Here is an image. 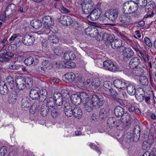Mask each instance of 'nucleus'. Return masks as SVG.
Listing matches in <instances>:
<instances>
[{
    "instance_id": "1",
    "label": "nucleus",
    "mask_w": 156,
    "mask_h": 156,
    "mask_svg": "<svg viewBox=\"0 0 156 156\" xmlns=\"http://www.w3.org/2000/svg\"><path fill=\"white\" fill-rule=\"evenodd\" d=\"M47 91L45 89L41 90L40 91L37 87H34L30 91V97L33 100L38 99L40 102H43L46 99Z\"/></svg>"
},
{
    "instance_id": "2",
    "label": "nucleus",
    "mask_w": 156,
    "mask_h": 156,
    "mask_svg": "<svg viewBox=\"0 0 156 156\" xmlns=\"http://www.w3.org/2000/svg\"><path fill=\"white\" fill-rule=\"evenodd\" d=\"M138 9V5L134 1L126 2L123 5L124 12L133 14L135 16H138L140 13Z\"/></svg>"
},
{
    "instance_id": "3",
    "label": "nucleus",
    "mask_w": 156,
    "mask_h": 156,
    "mask_svg": "<svg viewBox=\"0 0 156 156\" xmlns=\"http://www.w3.org/2000/svg\"><path fill=\"white\" fill-rule=\"evenodd\" d=\"M42 22L43 24V32L48 34L52 31L53 20L50 16H46L42 18Z\"/></svg>"
},
{
    "instance_id": "4",
    "label": "nucleus",
    "mask_w": 156,
    "mask_h": 156,
    "mask_svg": "<svg viewBox=\"0 0 156 156\" xmlns=\"http://www.w3.org/2000/svg\"><path fill=\"white\" fill-rule=\"evenodd\" d=\"M83 12L85 14H88L94 8V4L91 0H83L80 4Z\"/></svg>"
},
{
    "instance_id": "5",
    "label": "nucleus",
    "mask_w": 156,
    "mask_h": 156,
    "mask_svg": "<svg viewBox=\"0 0 156 156\" xmlns=\"http://www.w3.org/2000/svg\"><path fill=\"white\" fill-rule=\"evenodd\" d=\"M90 101L93 106L97 108L102 106L104 103V99L103 98H99L98 96L95 95L92 96Z\"/></svg>"
},
{
    "instance_id": "6",
    "label": "nucleus",
    "mask_w": 156,
    "mask_h": 156,
    "mask_svg": "<svg viewBox=\"0 0 156 156\" xmlns=\"http://www.w3.org/2000/svg\"><path fill=\"white\" fill-rule=\"evenodd\" d=\"M105 15L110 20L114 21L118 17V12L115 9H111L107 10L105 12Z\"/></svg>"
},
{
    "instance_id": "7",
    "label": "nucleus",
    "mask_w": 156,
    "mask_h": 156,
    "mask_svg": "<svg viewBox=\"0 0 156 156\" xmlns=\"http://www.w3.org/2000/svg\"><path fill=\"white\" fill-rule=\"evenodd\" d=\"M103 67L106 70L114 72L117 70L116 66L110 60H107L103 62Z\"/></svg>"
},
{
    "instance_id": "8",
    "label": "nucleus",
    "mask_w": 156,
    "mask_h": 156,
    "mask_svg": "<svg viewBox=\"0 0 156 156\" xmlns=\"http://www.w3.org/2000/svg\"><path fill=\"white\" fill-rule=\"evenodd\" d=\"M15 81L16 87L19 90H23L26 87L25 82V80L23 77L17 76Z\"/></svg>"
},
{
    "instance_id": "9",
    "label": "nucleus",
    "mask_w": 156,
    "mask_h": 156,
    "mask_svg": "<svg viewBox=\"0 0 156 156\" xmlns=\"http://www.w3.org/2000/svg\"><path fill=\"white\" fill-rule=\"evenodd\" d=\"M119 20L122 24L126 25L132 22V19L127 13L121 15L119 17Z\"/></svg>"
},
{
    "instance_id": "10",
    "label": "nucleus",
    "mask_w": 156,
    "mask_h": 156,
    "mask_svg": "<svg viewBox=\"0 0 156 156\" xmlns=\"http://www.w3.org/2000/svg\"><path fill=\"white\" fill-rule=\"evenodd\" d=\"M114 85L119 89L124 90L127 86L126 80L122 79H116L113 82Z\"/></svg>"
},
{
    "instance_id": "11",
    "label": "nucleus",
    "mask_w": 156,
    "mask_h": 156,
    "mask_svg": "<svg viewBox=\"0 0 156 156\" xmlns=\"http://www.w3.org/2000/svg\"><path fill=\"white\" fill-rule=\"evenodd\" d=\"M22 41L24 44L28 46L32 44L34 42V39L33 36L27 34L23 38Z\"/></svg>"
},
{
    "instance_id": "12",
    "label": "nucleus",
    "mask_w": 156,
    "mask_h": 156,
    "mask_svg": "<svg viewBox=\"0 0 156 156\" xmlns=\"http://www.w3.org/2000/svg\"><path fill=\"white\" fill-rule=\"evenodd\" d=\"M101 14V12L100 10L98 9H94L90 13L88 17L93 21H94L98 19L100 16Z\"/></svg>"
},
{
    "instance_id": "13",
    "label": "nucleus",
    "mask_w": 156,
    "mask_h": 156,
    "mask_svg": "<svg viewBox=\"0 0 156 156\" xmlns=\"http://www.w3.org/2000/svg\"><path fill=\"white\" fill-rule=\"evenodd\" d=\"M140 60L139 58L134 57L132 58L129 62V66L132 69L136 67L140 64Z\"/></svg>"
},
{
    "instance_id": "14",
    "label": "nucleus",
    "mask_w": 156,
    "mask_h": 156,
    "mask_svg": "<svg viewBox=\"0 0 156 156\" xmlns=\"http://www.w3.org/2000/svg\"><path fill=\"white\" fill-rule=\"evenodd\" d=\"M122 41L121 39H116L112 41L111 46L113 49H117L122 46Z\"/></svg>"
},
{
    "instance_id": "15",
    "label": "nucleus",
    "mask_w": 156,
    "mask_h": 156,
    "mask_svg": "<svg viewBox=\"0 0 156 156\" xmlns=\"http://www.w3.org/2000/svg\"><path fill=\"white\" fill-rule=\"evenodd\" d=\"M134 52L130 48H126L123 51V58H130L133 55Z\"/></svg>"
},
{
    "instance_id": "16",
    "label": "nucleus",
    "mask_w": 156,
    "mask_h": 156,
    "mask_svg": "<svg viewBox=\"0 0 156 156\" xmlns=\"http://www.w3.org/2000/svg\"><path fill=\"white\" fill-rule=\"evenodd\" d=\"M64 57L67 61L73 60L76 58V56L73 52L69 51L64 53Z\"/></svg>"
},
{
    "instance_id": "17",
    "label": "nucleus",
    "mask_w": 156,
    "mask_h": 156,
    "mask_svg": "<svg viewBox=\"0 0 156 156\" xmlns=\"http://www.w3.org/2000/svg\"><path fill=\"white\" fill-rule=\"evenodd\" d=\"M70 99L72 103L76 105H79L81 103L80 96L78 94H72L70 97Z\"/></svg>"
},
{
    "instance_id": "18",
    "label": "nucleus",
    "mask_w": 156,
    "mask_h": 156,
    "mask_svg": "<svg viewBox=\"0 0 156 156\" xmlns=\"http://www.w3.org/2000/svg\"><path fill=\"white\" fill-rule=\"evenodd\" d=\"M30 25L34 28L36 29H38L40 28L42 25L41 21L37 19H34L30 22Z\"/></svg>"
},
{
    "instance_id": "19",
    "label": "nucleus",
    "mask_w": 156,
    "mask_h": 156,
    "mask_svg": "<svg viewBox=\"0 0 156 156\" xmlns=\"http://www.w3.org/2000/svg\"><path fill=\"white\" fill-rule=\"evenodd\" d=\"M90 82V80H87L85 81L83 78L82 77H78L77 83L80 87H87L88 86Z\"/></svg>"
},
{
    "instance_id": "20",
    "label": "nucleus",
    "mask_w": 156,
    "mask_h": 156,
    "mask_svg": "<svg viewBox=\"0 0 156 156\" xmlns=\"http://www.w3.org/2000/svg\"><path fill=\"white\" fill-rule=\"evenodd\" d=\"M126 90L128 93L130 95H133L136 94V89L134 85L130 84L127 85Z\"/></svg>"
},
{
    "instance_id": "21",
    "label": "nucleus",
    "mask_w": 156,
    "mask_h": 156,
    "mask_svg": "<svg viewBox=\"0 0 156 156\" xmlns=\"http://www.w3.org/2000/svg\"><path fill=\"white\" fill-rule=\"evenodd\" d=\"M42 66L44 69H51L54 68V64L53 62H49L48 60H43L42 62Z\"/></svg>"
},
{
    "instance_id": "22",
    "label": "nucleus",
    "mask_w": 156,
    "mask_h": 156,
    "mask_svg": "<svg viewBox=\"0 0 156 156\" xmlns=\"http://www.w3.org/2000/svg\"><path fill=\"white\" fill-rule=\"evenodd\" d=\"M124 109L120 106H116L114 109V114L117 117H122L124 114Z\"/></svg>"
},
{
    "instance_id": "23",
    "label": "nucleus",
    "mask_w": 156,
    "mask_h": 156,
    "mask_svg": "<svg viewBox=\"0 0 156 156\" xmlns=\"http://www.w3.org/2000/svg\"><path fill=\"white\" fill-rule=\"evenodd\" d=\"M64 77L67 82H71L75 80L76 76L73 72H69L65 75Z\"/></svg>"
},
{
    "instance_id": "24",
    "label": "nucleus",
    "mask_w": 156,
    "mask_h": 156,
    "mask_svg": "<svg viewBox=\"0 0 156 156\" xmlns=\"http://www.w3.org/2000/svg\"><path fill=\"white\" fill-rule=\"evenodd\" d=\"M73 115L77 119L80 118L83 113L79 107H76L73 108Z\"/></svg>"
},
{
    "instance_id": "25",
    "label": "nucleus",
    "mask_w": 156,
    "mask_h": 156,
    "mask_svg": "<svg viewBox=\"0 0 156 156\" xmlns=\"http://www.w3.org/2000/svg\"><path fill=\"white\" fill-rule=\"evenodd\" d=\"M144 70L140 67H135L133 69L132 71V73L135 76H140L143 73Z\"/></svg>"
},
{
    "instance_id": "26",
    "label": "nucleus",
    "mask_w": 156,
    "mask_h": 156,
    "mask_svg": "<svg viewBox=\"0 0 156 156\" xmlns=\"http://www.w3.org/2000/svg\"><path fill=\"white\" fill-rule=\"evenodd\" d=\"M152 139H148L147 140H145L142 144L143 148L144 150H148L151 147L153 142V140Z\"/></svg>"
},
{
    "instance_id": "27",
    "label": "nucleus",
    "mask_w": 156,
    "mask_h": 156,
    "mask_svg": "<svg viewBox=\"0 0 156 156\" xmlns=\"http://www.w3.org/2000/svg\"><path fill=\"white\" fill-rule=\"evenodd\" d=\"M6 82L8 87L11 89H13L15 87L14 80L11 76H8L6 79Z\"/></svg>"
},
{
    "instance_id": "28",
    "label": "nucleus",
    "mask_w": 156,
    "mask_h": 156,
    "mask_svg": "<svg viewBox=\"0 0 156 156\" xmlns=\"http://www.w3.org/2000/svg\"><path fill=\"white\" fill-rule=\"evenodd\" d=\"M29 100L28 98H25L23 99L21 101V107L23 110H26V109L30 106Z\"/></svg>"
},
{
    "instance_id": "29",
    "label": "nucleus",
    "mask_w": 156,
    "mask_h": 156,
    "mask_svg": "<svg viewBox=\"0 0 156 156\" xmlns=\"http://www.w3.org/2000/svg\"><path fill=\"white\" fill-rule=\"evenodd\" d=\"M54 103L55 102L53 98H50L47 100L46 104L44 105H46L47 108H48V110L51 111L53 108H55Z\"/></svg>"
},
{
    "instance_id": "30",
    "label": "nucleus",
    "mask_w": 156,
    "mask_h": 156,
    "mask_svg": "<svg viewBox=\"0 0 156 156\" xmlns=\"http://www.w3.org/2000/svg\"><path fill=\"white\" fill-rule=\"evenodd\" d=\"M83 104L84 105L85 109L88 112H90L93 110V107L94 106H93L90 100L83 102Z\"/></svg>"
},
{
    "instance_id": "31",
    "label": "nucleus",
    "mask_w": 156,
    "mask_h": 156,
    "mask_svg": "<svg viewBox=\"0 0 156 156\" xmlns=\"http://www.w3.org/2000/svg\"><path fill=\"white\" fill-rule=\"evenodd\" d=\"M79 96L81 100V102H82L83 103V102L90 100L88 95L86 92H80Z\"/></svg>"
},
{
    "instance_id": "32",
    "label": "nucleus",
    "mask_w": 156,
    "mask_h": 156,
    "mask_svg": "<svg viewBox=\"0 0 156 156\" xmlns=\"http://www.w3.org/2000/svg\"><path fill=\"white\" fill-rule=\"evenodd\" d=\"M108 113L107 110L105 108H103L100 109L99 112V117L100 119L102 120L106 118Z\"/></svg>"
},
{
    "instance_id": "33",
    "label": "nucleus",
    "mask_w": 156,
    "mask_h": 156,
    "mask_svg": "<svg viewBox=\"0 0 156 156\" xmlns=\"http://www.w3.org/2000/svg\"><path fill=\"white\" fill-rule=\"evenodd\" d=\"M8 91V88L5 84L2 82L0 84V92L2 94H5Z\"/></svg>"
},
{
    "instance_id": "34",
    "label": "nucleus",
    "mask_w": 156,
    "mask_h": 156,
    "mask_svg": "<svg viewBox=\"0 0 156 156\" xmlns=\"http://www.w3.org/2000/svg\"><path fill=\"white\" fill-rule=\"evenodd\" d=\"M90 32L88 36L91 37H97L99 38L101 37V34L98 33L97 30H96L94 27Z\"/></svg>"
},
{
    "instance_id": "35",
    "label": "nucleus",
    "mask_w": 156,
    "mask_h": 156,
    "mask_svg": "<svg viewBox=\"0 0 156 156\" xmlns=\"http://www.w3.org/2000/svg\"><path fill=\"white\" fill-rule=\"evenodd\" d=\"M91 84L92 86L95 89H99L101 87V82L98 78L92 80Z\"/></svg>"
},
{
    "instance_id": "36",
    "label": "nucleus",
    "mask_w": 156,
    "mask_h": 156,
    "mask_svg": "<svg viewBox=\"0 0 156 156\" xmlns=\"http://www.w3.org/2000/svg\"><path fill=\"white\" fill-rule=\"evenodd\" d=\"M155 3L153 1H150L148 2L145 6V11L149 12L152 10L155 7Z\"/></svg>"
},
{
    "instance_id": "37",
    "label": "nucleus",
    "mask_w": 156,
    "mask_h": 156,
    "mask_svg": "<svg viewBox=\"0 0 156 156\" xmlns=\"http://www.w3.org/2000/svg\"><path fill=\"white\" fill-rule=\"evenodd\" d=\"M50 111L48 110V108H47L46 105L44 104L41 107V114L43 116H45L48 115V112Z\"/></svg>"
},
{
    "instance_id": "38",
    "label": "nucleus",
    "mask_w": 156,
    "mask_h": 156,
    "mask_svg": "<svg viewBox=\"0 0 156 156\" xmlns=\"http://www.w3.org/2000/svg\"><path fill=\"white\" fill-rule=\"evenodd\" d=\"M62 93L63 92H64L62 95V96L64 102H66L69 101L70 98V96L68 91L64 90H62Z\"/></svg>"
},
{
    "instance_id": "39",
    "label": "nucleus",
    "mask_w": 156,
    "mask_h": 156,
    "mask_svg": "<svg viewBox=\"0 0 156 156\" xmlns=\"http://www.w3.org/2000/svg\"><path fill=\"white\" fill-rule=\"evenodd\" d=\"M6 54L7 56L11 57H12L14 56L13 54L12 53L9 52L6 54V53L3 52L2 51H0V61H3L5 60L3 59H4L5 56L6 55Z\"/></svg>"
},
{
    "instance_id": "40",
    "label": "nucleus",
    "mask_w": 156,
    "mask_h": 156,
    "mask_svg": "<svg viewBox=\"0 0 156 156\" xmlns=\"http://www.w3.org/2000/svg\"><path fill=\"white\" fill-rule=\"evenodd\" d=\"M53 51L55 54L58 55H61L63 53V50L62 48L58 46L55 47Z\"/></svg>"
},
{
    "instance_id": "41",
    "label": "nucleus",
    "mask_w": 156,
    "mask_h": 156,
    "mask_svg": "<svg viewBox=\"0 0 156 156\" xmlns=\"http://www.w3.org/2000/svg\"><path fill=\"white\" fill-rule=\"evenodd\" d=\"M112 37L111 35L107 33H105L102 35L101 39L105 41L109 42L111 44Z\"/></svg>"
},
{
    "instance_id": "42",
    "label": "nucleus",
    "mask_w": 156,
    "mask_h": 156,
    "mask_svg": "<svg viewBox=\"0 0 156 156\" xmlns=\"http://www.w3.org/2000/svg\"><path fill=\"white\" fill-rule=\"evenodd\" d=\"M112 83L109 81H106L103 83V87L104 89L106 91L110 90L111 87Z\"/></svg>"
},
{
    "instance_id": "43",
    "label": "nucleus",
    "mask_w": 156,
    "mask_h": 156,
    "mask_svg": "<svg viewBox=\"0 0 156 156\" xmlns=\"http://www.w3.org/2000/svg\"><path fill=\"white\" fill-rule=\"evenodd\" d=\"M34 62V60L33 57L29 56L25 60L24 63L26 65L30 66L33 64Z\"/></svg>"
},
{
    "instance_id": "44",
    "label": "nucleus",
    "mask_w": 156,
    "mask_h": 156,
    "mask_svg": "<svg viewBox=\"0 0 156 156\" xmlns=\"http://www.w3.org/2000/svg\"><path fill=\"white\" fill-rule=\"evenodd\" d=\"M129 42L132 43L131 45L132 47L136 51L138 52L139 51L140 46L137 42L134 41H132L131 40Z\"/></svg>"
},
{
    "instance_id": "45",
    "label": "nucleus",
    "mask_w": 156,
    "mask_h": 156,
    "mask_svg": "<svg viewBox=\"0 0 156 156\" xmlns=\"http://www.w3.org/2000/svg\"><path fill=\"white\" fill-rule=\"evenodd\" d=\"M54 64V68H64L65 63L63 61H58L56 62H53Z\"/></svg>"
},
{
    "instance_id": "46",
    "label": "nucleus",
    "mask_w": 156,
    "mask_h": 156,
    "mask_svg": "<svg viewBox=\"0 0 156 156\" xmlns=\"http://www.w3.org/2000/svg\"><path fill=\"white\" fill-rule=\"evenodd\" d=\"M140 53L141 57L143 58L145 63L147 62V61L149 60L148 55L145 51H143L142 52L140 51Z\"/></svg>"
},
{
    "instance_id": "47",
    "label": "nucleus",
    "mask_w": 156,
    "mask_h": 156,
    "mask_svg": "<svg viewBox=\"0 0 156 156\" xmlns=\"http://www.w3.org/2000/svg\"><path fill=\"white\" fill-rule=\"evenodd\" d=\"M48 38L50 41L53 43H56L58 41V39L56 36L49 35Z\"/></svg>"
},
{
    "instance_id": "48",
    "label": "nucleus",
    "mask_w": 156,
    "mask_h": 156,
    "mask_svg": "<svg viewBox=\"0 0 156 156\" xmlns=\"http://www.w3.org/2000/svg\"><path fill=\"white\" fill-rule=\"evenodd\" d=\"M115 119L113 118H109L107 121V124L109 127L115 126Z\"/></svg>"
},
{
    "instance_id": "49",
    "label": "nucleus",
    "mask_w": 156,
    "mask_h": 156,
    "mask_svg": "<svg viewBox=\"0 0 156 156\" xmlns=\"http://www.w3.org/2000/svg\"><path fill=\"white\" fill-rule=\"evenodd\" d=\"M137 2L136 3L138 5H140L141 7H145V6L147 5V0H137Z\"/></svg>"
},
{
    "instance_id": "50",
    "label": "nucleus",
    "mask_w": 156,
    "mask_h": 156,
    "mask_svg": "<svg viewBox=\"0 0 156 156\" xmlns=\"http://www.w3.org/2000/svg\"><path fill=\"white\" fill-rule=\"evenodd\" d=\"M25 80V85L27 84L28 86V88H31L33 85V80H32L29 77H27Z\"/></svg>"
},
{
    "instance_id": "51",
    "label": "nucleus",
    "mask_w": 156,
    "mask_h": 156,
    "mask_svg": "<svg viewBox=\"0 0 156 156\" xmlns=\"http://www.w3.org/2000/svg\"><path fill=\"white\" fill-rule=\"evenodd\" d=\"M140 82L141 84L144 85H147L148 83L147 78L145 76H142L140 79Z\"/></svg>"
},
{
    "instance_id": "52",
    "label": "nucleus",
    "mask_w": 156,
    "mask_h": 156,
    "mask_svg": "<svg viewBox=\"0 0 156 156\" xmlns=\"http://www.w3.org/2000/svg\"><path fill=\"white\" fill-rule=\"evenodd\" d=\"M144 42L149 48L152 47V44L150 39L147 37H145L144 40Z\"/></svg>"
},
{
    "instance_id": "53",
    "label": "nucleus",
    "mask_w": 156,
    "mask_h": 156,
    "mask_svg": "<svg viewBox=\"0 0 156 156\" xmlns=\"http://www.w3.org/2000/svg\"><path fill=\"white\" fill-rule=\"evenodd\" d=\"M76 66V64L73 62H67L65 63L64 68H73Z\"/></svg>"
},
{
    "instance_id": "54",
    "label": "nucleus",
    "mask_w": 156,
    "mask_h": 156,
    "mask_svg": "<svg viewBox=\"0 0 156 156\" xmlns=\"http://www.w3.org/2000/svg\"><path fill=\"white\" fill-rule=\"evenodd\" d=\"M7 153V148L5 146H2L0 148V156H5Z\"/></svg>"
},
{
    "instance_id": "55",
    "label": "nucleus",
    "mask_w": 156,
    "mask_h": 156,
    "mask_svg": "<svg viewBox=\"0 0 156 156\" xmlns=\"http://www.w3.org/2000/svg\"><path fill=\"white\" fill-rule=\"evenodd\" d=\"M67 16H62L60 17L59 22L62 25H65L67 23L66 22Z\"/></svg>"
},
{
    "instance_id": "56",
    "label": "nucleus",
    "mask_w": 156,
    "mask_h": 156,
    "mask_svg": "<svg viewBox=\"0 0 156 156\" xmlns=\"http://www.w3.org/2000/svg\"><path fill=\"white\" fill-rule=\"evenodd\" d=\"M62 98V95L58 92H55L53 95V99L54 100H56V99H58L59 98Z\"/></svg>"
},
{
    "instance_id": "57",
    "label": "nucleus",
    "mask_w": 156,
    "mask_h": 156,
    "mask_svg": "<svg viewBox=\"0 0 156 156\" xmlns=\"http://www.w3.org/2000/svg\"><path fill=\"white\" fill-rule=\"evenodd\" d=\"M63 101L62 98L54 100L56 105L58 106H62L63 105Z\"/></svg>"
},
{
    "instance_id": "58",
    "label": "nucleus",
    "mask_w": 156,
    "mask_h": 156,
    "mask_svg": "<svg viewBox=\"0 0 156 156\" xmlns=\"http://www.w3.org/2000/svg\"><path fill=\"white\" fill-rule=\"evenodd\" d=\"M66 115L68 117H71L73 115V109H72L64 110Z\"/></svg>"
},
{
    "instance_id": "59",
    "label": "nucleus",
    "mask_w": 156,
    "mask_h": 156,
    "mask_svg": "<svg viewBox=\"0 0 156 156\" xmlns=\"http://www.w3.org/2000/svg\"><path fill=\"white\" fill-rule=\"evenodd\" d=\"M37 71L40 73H45V70L43 66H38L36 68Z\"/></svg>"
},
{
    "instance_id": "60",
    "label": "nucleus",
    "mask_w": 156,
    "mask_h": 156,
    "mask_svg": "<svg viewBox=\"0 0 156 156\" xmlns=\"http://www.w3.org/2000/svg\"><path fill=\"white\" fill-rule=\"evenodd\" d=\"M9 49L11 51H14L17 50V47L16 44H11L8 47Z\"/></svg>"
},
{
    "instance_id": "61",
    "label": "nucleus",
    "mask_w": 156,
    "mask_h": 156,
    "mask_svg": "<svg viewBox=\"0 0 156 156\" xmlns=\"http://www.w3.org/2000/svg\"><path fill=\"white\" fill-rule=\"evenodd\" d=\"M37 106L36 104L35 103H34L31 107L30 110V113L33 114L34 113L37 109Z\"/></svg>"
},
{
    "instance_id": "62",
    "label": "nucleus",
    "mask_w": 156,
    "mask_h": 156,
    "mask_svg": "<svg viewBox=\"0 0 156 156\" xmlns=\"http://www.w3.org/2000/svg\"><path fill=\"white\" fill-rule=\"evenodd\" d=\"M50 112H51V115L53 118L56 117L58 115L57 111L55 108L52 109V110H51Z\"/></svg>"
},
{
    "instance_id": "63",
    "label": "nucleus",
    "mask_w": 156,
    "mask_h": 156,
    "mask_svg": "<svg viewBox=\"0 0 156 156\" xmlns=\"http://www.w3.org/2000/svg\"><path fill=\"white\" fill-rule=\"evenodd\" d=\"M5 13L7 17L9 18L12 16L14 12H12L11 10H9L6 9Z\"/></svg>"
},
{
    "instance_id": "64",
    "label": "nucleus",
    "mask_w": 156,
    "mask_h": 156,
    "mask_svg": "<svg viewBox=\"0 0 156 156\" xmlns=\"http://www.w3.org/2000/svg\"><path fill=\"white\" fill-rule=\"evenodd\" d=\"M66 22L67 23L65 25H70L73 23V20L71 17L68 16H67L66 18Z\"/></svg>"
}]
</instances>
